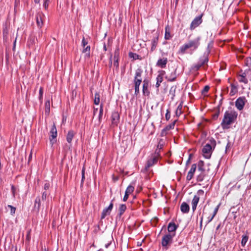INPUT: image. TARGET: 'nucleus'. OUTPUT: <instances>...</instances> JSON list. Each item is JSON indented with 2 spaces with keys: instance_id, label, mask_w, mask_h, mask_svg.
<instances>
[{
  "instance_id": "72a5a7b5",
  "label": "nucleus",
  "mask_w": 251,
  "mask_h": 251,
  "mask_svg": "<svg viewBox=\"0 0 251 251\" xmlns=\"http://www.w3.org/2000/svg\"><path fill=\"white\" fill-rule=\"evenodd\" d=\"M182 105L181 104H179L178 106H177L176 110V115L177 117H178L180 116V115L182 114Z\"/></svg>"
},
{
  "instance_id": "f3484780",
  "label": "nucleus",
  "mask_w": 251,
  "mask_h": 251,
  "mask_svg": "<svg viewBox=\"0 0 251 251\" xmlns=\"http://www.w3.org/2000/svg\"><path fill=\"white\" fill-rule=\"evenodd\" d=\"M159 157V156L154 154L152 158L149 159L147 161V167L150 168L153 166L154 164H156L158 161Z\"/></svg>"
},
{
  "instance_id": "412c9836",
  "label": "nucleus",
  "mask_w": 251,
  "mask_h": 251,
  "mask_svg": "<svg viewBox=\"0 0 251 251\" xmlns=\"http://www.w3.org/2000/svg\"><path fill=\"white\" fill-rule=\"evenodd\" d=\"M168 62V59L167 58H163L158 60L156 63V66L161 68H164L166 66V64Z\"/></svg>"
},
{
  "instance_id": "e2e57ef3",
  "label": "nucleus",
  "mask_w": 251,
  "mask_h": 251,
  "mask_svg": "<svg viewBox=\"0 0 251 251\" xmlns=\"http://www.w3.org/2000/svg\"><path fill=\"white\" fill-rule=\"evenodd\" d=\"M112 65V55L110 56V57L109 58V67H111Z\"/></svg>"
},
{
  "instance_id": "dca6fc26",
  "label": "nucleus",
  "mask_w": 251,
  "mask_h": 251,
  "mask_svg": "<svg viewBox=\"0 0 251 251\" xmlns=\"http://www.w3.org/2000/svg\"><path fill=\"white\" fill-rule=\"evenodd\" d=\"M149 81L147 79H145L143 81V94L144 96H149L150 95V91L148 89L149 88Z\"/></svg>"
},
{
  "instance_id": "0eeeda50",
  "label": "nucleus",
  "mask_w": 251,
  "mask_h": 251,
  "mask_svg": "<svg viewBox=\"0 0 251 251\" xmlns=\"http://www.w3.org/2000/svg\"><path fill=\"white\" fill-rule=\"evenodd\" d=\"M176 233H168L165 234L162 239L161 244L164 247H167L170 242H171Z\"/></svg>"
},
{
  "instance_id": "0e129e2a",
  "label": "nucleus",
  "mask_w": 251,
  "mask_h": 251,
  "mask_svg": "<svg viewBox=\"0 0 251 251\" xmlns=\"http://www.w3.org/2000/svg\"><path fill=\"white\" fill-rule=\"evenodd\" d=\"M134 84L135 88H139L140 84L134 82Z\"/></svg>"
},
{
  "instance_id": "ea45409f",
  "label": "nucleus",
  "mask_w": 251,
  "mask_h": 251,
  "mask_svg": "<svg viewBox=\"0 0 251 251\" xmlns=\"http://www.w3.org/2000/svg\"><path fill=\"white\" fill-rule=\"evenodd\" d=\"M134 190V187L132 185H129L126 188V192L129 194L132 193Z\"/></svg>"
},
{
  "instance_id": "6e6552de",
  "label": "nucleus",
  "mask_w": 251,
  "mask_h": 251,
  "mask_svg": "<svg viewBox=\"0 0 251 251\" xmlns=\"http://www.w3.org/2000/svg\"><path fill=\"white\" fill-rule=\"evenodd\" d=\"M202 15H201L196 17L192 22L190 29L191 30H194L195 28L198 27L202 22Z\"/></svg>"
},
{
  "instance_id": "79ce46f5",
  "label": "nucleus",
  "mask_w": 251,
  "mask_h": 251,
  "mask_svg": "<svg viewBox=\"0 0 251 251\" xmlns=\"http://www.w3.org/2000/svg\"><path fill=\"white\" fill-rule=\"evenodd\" d=\"M85 168L84 166L83 167L82 171H81V185H82L83 184L84 180H85Z\"/></svg>"
},
{
  "instance_id": "473e14b6",
  "label": "nucleus",
  "mask_w": 251,
  "mask_h": 251,
  "mask_svg": "<svg viewBox=\"0 0 251 251\" xmlns=\"http://www.w3.org/2000/svg\"><path fill=\"white\" fill-rule=\"evenodd\" d=\"M198 172L205 170L204 168V163L202 160H200L198 163Z\"/></svg>"
},
{
  "instance_id": "bb28decb",
  "label": "nucleus",
  "mask_w": 251,
  "mask_h": 251,
  "mask_svg": "<svg viewBox=\"0 0 251 251\" xmlns=\"http://www.w3.org/2000/svg\"><path fill=\"white\" fill-rule=\"evenodd\" d=\"M176 86H172L169 91V95L171 96V99L173 100L176 96Z\"/></svg>"
},
{
  "instance_id": "69168bd1",
  "label": "nucleus",
  "mask_w": 251,
  "mask_h": 251,
  "mask_svg": "<svg viewBox=\"0 0 251 251\" xmlns=\"http://www.w3.org/2000/svg\"><path fill=\"white\" fill-rule=\"evenodd\" d=\"M191 158V154H190L189 156V158H188V160L186 161V165H188V164L190 163Z\"/></svg>"
},
{
  "instance_id": "e433bc0d",
  "label": "nucleus",
  "mask_w": 251,
  "mask_h": 251,
  "mask_svg": "<svg viewBox=\"0 0 251 251\" xmlns=\"http://www.w3.org/2000/svg\"><path fill=\"white\" fill-rule=\"evenodd\" d=\"M100 94L98 92H96L95 94V99L94 100V104L98 105L100 103Z\"/></svg>"
},
{
  "instance_id": "393cba45",
  "label": "nucleus",
  "mask_w": 251,
  "mask_h": 251,
  "mask_svg": "<svg viewBox=\"0 0 251 251\" xmlns=\"http://www.w3.org/2000/svg\"><path fill=\"white\" fill-rule=\"evenodd\" d=\"M41 205V200L39 197L36 198L34 205V210L37 212H39Z\"/></svg>"
},
{
  "instance_id": "39448f33",
  "label": "nucleus",
  "mask_w": 251,
  "mask_h": 251,
  "mask_svg": "<svg viewBox=\"0 0 251 251\" xmlns=\"http://www.w3.org/2000/svg\"><path fill=\"white\" fill-rule=\"evenodd\" d=\"M247 102V100L245 97H239L235 102V105L236 108L241 111L243 109L246 103Z\"/></svg>"
},
{
  "instance_id": "5701e85b",
  "label": "nucleus",
  "mask_w": 251,
  "mask_h": 251,
  "mask_svg": "<svg viewBox=\"0 0 251 251\" xmlns=\"http://www.w3.org/2000/svg\"><path fill=\"white\" fill-rule=\"evenodd\" d=\"M200 197L198 195H195L192 201V207L193 211L196 209L197 204L199 201Z\"/></svg>"
},
{
  "instance_id": "9d476101",
  "label": "nucleus",
  "mask_w": 251,
  "mask_h": 251,
  "mask_svg": "<svg viewBox=\"0 0 251 251\" xmlns=\"http://www.w3.org/2000/svg\"><path fill=\"white\" fill-rule=\"evenodd\" d=\"M45 16L42 12H38L36 16V24L38 27L41 28L44 25V19Z\"/></svg>"
},
{
  "instance_id": "bf43d9fd",
  "label": "nucleus",
  "mask_w": 251,
  "mask_h": 251,
  "mask_svg": "<svg viewBox=\"0 0 251 251\" xmlns=\"http://www.w3.org/2000/svg\"><path fill=\"white\" fill-rule=\"evenodd\" d=\"M50 185L49 183H46L44 185V189L47 190L49 189Z\"/></svg>"
},
{
  "instance_id": "774afa93",
  "label": "nucleus",
  "mask_w": 251,
  "mask_h": 251,
  "mask_svg": "<svg viewBox=\"0 0 251 251\" xmlns=\"http://www.w3.org/2000/svg\"><path fill=\"white\" fill-rule=\"evenodd\" d=\"M218 251H225L224 248H221L218 250Z\"/></svg>"
},
{
  "instance_id": "7c9ffc66",
  "label": "nucleus",
  "mask_w": 251,
  "mask_h": 251,
  "mask_svg": "<svg viewBox=\"0 0 251 251\" xmlns=\"http://www.w3.org/2000/svg\"><path fill=\"white\" fill-rule=\"evenodd\" d=\"M163 74H159L157 75V77H156V84H155V86L157 87V88H158L160 85V84L163 81V76H162Z\"/></svg>"
},
{
  "instance_id": "f257e3e1",
  "label": "nucleus",
  "mask_w": 251,
  "mask_h": 251,
  "mask_svg": "<svg viewBox=\"0 0 251 251\" xmlns=\"http://www.w3.org/2000/svg\"><path fill=\"white\" fill-rule=\"evenodd\" d=\"M238 113L233 110L226 111L224 115L221 126L223 129L229 128V126L233 124L237 120Z\"/></svg>"
},
{
  "instance_id": "49530a36",
  "label": "nucleus",
  "mask_w": 251,
  "mask_h": 251,
  "mask_svg": "<svg viewBox=\"0 0 251 251\" xmlns=\"http://www.w3.org/2000/svg\"><path fill=\"white\" fill-rule=\"evenodd\" d=\"M7 207L10 209V214L11 215L14 214L16 211V207L11 205H8Z\"/></svg>"
},
{
  "instance_id": "aec40b11",
  "label": "nucleus",
  "mask_w": 251,
  "mask_h": 251,
  "mask_svg": "<svg viewBox=\"0 0 251 251\" xmlns=\"http://www.w3.org/2000/svg\"><path fill=\"white\" fill-rule=\"evenodd\" d=\"M164 146L163 140L161 139L159 140L158 144L157 146V148L155 151L154 154L158 156H160V152L161 150L163 149Z\"/></svg>"
},
{
  "instance_id": "9b49d317",
  "label": "nucleus",
  "mask_w": 251,
  "mask_h": 251,
  "mask_svg": "<svg viewBox=\"0 0 251 251\" xmlns=\"http://www.w3.org/2000/svg\"><path fill=\"white\" fill-rule=\"evenodd\" d=\"M158 37H159V33L157 32H156L154 34V36L153 37V38L151 39V51L152 52L155 49L157 46L158 43Z\"/></svg>"
},
{
  "instance_id": "37998d69",
  "label": "nucleus",
  "mask_w": 251,
  "mask_h": 251,
  "mask_svg": "<svg viewBox=\"0 0 251 251\" xmlns=\"http://www.w3.org/2000/svg\"><path fill=\"white\" fill-rule=\"evenodd\" d=\"M210 87L208 85H206L204 87L203 89L201 91V94L205 95L209 91Z\"/></svg>"
},
{
  "instance_id": "2eb2a0df",
  "label": "nucleus",
  "mask_w": 251,
  "mask_h": 251,
  "mask_svg": "<svg viewBox=\"0 0 251 251\" xmlns=\"http://www.w3.org/2000/svg\"><path fill=\"white\" fill-rule=\"evenodd\" d=\"M176 121L177 120L174 121L172 123L167 125L164 128H163L161 131V136L166 135L168 131L170 129H174Z\"/></svg>"
},
{
  "instance_id": "a18cd8bd",
  "label": "nucleus",
  "mask_w": 251,
  "mask_h": 251,
  "mask_svg": "<svg viewBox=\"0 0 251 251\" xmlns=\"http://www.w3.org/2000/svg\"><path fill=\"white\" fill-rule=\"evenodd\" d=\"M39 99L40 101H41L43 99V88L42 87H41L39 89Z\"/></svg>"
},
{
  "instance_id": "58836bf2",
  "label": "nucleus",
  "mask_w": 251,
  "mask_h": 251,
  "mask_svg": "<svg viewBox=\"0 0 251 251\" xmlns=\"http://www.w3.org/2000/svg\"><path fill=\"white\" fill-rule=\"evenodd\" d=\"M103 115V105L102 104H101L100 105V108L99 110V121L100 122H101L102 117Z\"/></svg>"
},
{
  "instance_id": "a211bd4d",
  "label": "nucleus",
  "mask_w": 251,
  "mask_h": 251,
  "mask_svg": "<svg viewBox=\"0 0 251 251\" xmlns=\"http://www.w3.org/2000/svg\"><path fill=\"white\" fill-rule=\"evenodd\" d=\"M177 227L178 226H177L175 223L171 222L168 225V231L170 233H175Z\"/></svg>"
},
{
  "instance_id": "20e7f679",
  "label": "nucleus",
  "mask_w": 251,
  "mask_h": 251,
  "mask_svg": "<svg viewBox=\"0 0 251 251\" xmlns=\"http://www.w3.org/2000/svg\"><path fill=\"white\" fill-rule=\"evenodd\" d=\"M208 61V53H204L202 57L200 59L199 62L192 67V70L194 71H198L200 68L207 63Z\"/></svg>"
},
{
  "instance_id": "c85d7f7f",
  "label": "nucleus",
  "mask_w": 251,
  "mask_h": 251,
  "mask_svg": "<svg viewBox=\"0 0 251 251\" xmlns=\"http://www.w3.org/2000/svg\"><path fill=\"white\" fill-rule=\"evenodd\" d=\"M45 114L48 116L50 112V102L49 100L45 102Z\"/></svg>"
},
{
  "instance_id": "09e8293b",
  "label": "nucleus",
  "mask_w": 251,
  "mask_h": 251,
  "mask_svg": "<svg viewBox=\"0 0 251 251\" xmlns=\"http://www.w3.org/2000/svg\"><path fill=\"white\" fill-rule=\"evenodd\" d=\"M49 0H44V3H43V6L44 8L47 9L48 7L49 4Z\"/></svg>"
},
{
  "instance_id": "8fccbe9b",
  "label": "nucleus",
  "mask_w": 251,
  "mask_h": 251,
  "mask_svg": "<svg viewBox=\"0 0 251 251\" xmlns=\"http://www.w3.org/2000/svg\"><path fill=\"white\" fill-rule=\"evenodd\" d=\"M47 196H48V193L46 191L43 192L42 196V200L43 201L46 200Z\"/></svg>"
},
{
  "instance_id": "4d7b16f0",
  "label": "nucleus",
  "mask_w": 251,
  "mask_h": 251,
  "mask_svg": "<svg viewBox=\"0 0 251 251\" xmlns=\"http://www.w3.org/2000/svg\"><path fill=\"white\" fill-rule=\"evenodd\" d=\"M218 209H219V205H218V206H217L215 208L214 211V212H213V214H212V215H213V216H214V217H215V216H216V214H217V212H218Z\"/></svg>"
},
{
  "instance_id": "3c124183",
  "label": "nucleus",
  "mask_w": 251,
  "mask_h": 251,
  "mask_svg": "<svg viewBox=\"0 0 251 251\" xmlns=\"http://www.w3.org/2000/svg\"><path fill=\"white\" fill-rule=\"evenodd\" d=\"M119 59L114 60L113 65L117 69L119 68Z\"/></svg>"
},
{
  "instance_id": "a878e982",
  "label": "nucleus",
  "mask_w": 251,
  "mask_h": 251,
  "mask_svg": "<svg viewBox=\"0 0 251 251\" xmlns=\"http://www.w3.org/2000/svg\"><path fill=\"white\" fill-rule=\"evenodd\" d=\"M75 134V132L72 130H69L68 131L66 137V140L69 143H71Z\"/></svg>"
},
{
  "instance_id": "338daca9",
  "label": "nucleus",
  "mask_w": 251,
  "mask_h": 251,
  "mask_svg": "<svg viewBox=\"0 0 251 251\" xmlns=\"http://www.w3.org/2000/svg\"><path fill=\"white\" fill-rule=\"evenodd\" d=\"M98 108H94V111H93L94 115H95L96 114V112L98 111Z\"/></svg>"
},
{
  "instance_id": "cd10ccee",
  "label": "nucleus",
  "mask_w": 251,
  "mask_h": 251,
  "mask_svg": "<svg viewBox=\"0 0 251 251\" xmlns=\"http://www.w3.org/2000/svg\"><path fill=\"white\" fill-rule=\"evenodd\" d=\"M126 209V206L125 204H121L119 207V215L121 216Z\"/></svg>"
},
{
  "instance_id": "6ab92c4d",
  "label": "nucleus",
  "mask_w": 251,
  "mask_h": 251,
  "mask_svg": "<svg viewBox=\"0 0 251 251\" xmlns=\"http://www.w3.org/2000/svg\"><path fill=\"white\" fill-rule=\"evenodd\" d=\"M177 77L176 70H174L170 75H167L165 78L168 81L173 82L176 80Z\"/></svg>"
},
{
  "instance_id": "b1692460",
  "label": "nucleus",
  "mask_w": 251,
  "mask_h": 251,
  "mask_svg": "<svg viewBox=\"0 0 251 251\" xmlns=\"http://www.w3.org/2000/svg\"><path fill=\"white\" fill-rule=\"evenodd\" d=\"M180 210L183 213H188L190 210L189 205L185 202H183L180 205Z\"/></svg>"
},
{
  "instance_id": "f8f14e48",
  "label": "nucleus",
  "mask_w": 251,
  "mask_h": 251,
  "mask_svg": "<svg viewBox=\"0 0 251 251\" xmlns=\"http://www.w3.org/2000/svg\"><path fill=\"white\" fill-rule=\"evenodd\" d=\"M209 169L202 171H199V175L197 176V180L198 182L202 181L204 178L208 176V172Z\"/></svg>"
},
{
  "instance_id": "4be33fe9",
  "label": "nucleus",
  "mask_w": 251,
  "mask_h": 251,
  "mask_svg": "<svg viewBox=\"0 0 251 251\" xmlns=\"http://www.w3.org/2000/svg\"><path fill=\"white\" fill-rule=\"evenodd\" d=\"M172 35L171 33V28L169 25L165 26L164 38L165 40H170L172 38Z\"/></svg>"
},
{
  "instance_id": "f03ea898",
  "label": "nucleus",
  "mask_w": 251,
  "mask_h": 251,
  "mask_svg": "<svg viewBox=\"0 0 251 251\" xmlns=\"http://www.w3.org/2000/svg\"><path fill=\"white\" fill-rule=\"evenodd\" d=\"M201 37L199 36L194 40H190L187 43H186L180 47L179 52L181 54L185 53L186 50L190 48H193V50H195L200 45Z\"/></svg>"
},
{
  "instance_id": "052dcab7",
  "label": "nucleus",
  "mask_w": 251,
  "mask_h": 251,
  "mask_svg": "<svg viewBox=\"0 0 251 251\" xmlns=\"http://www.w3.org/2000/svg\"><path fill=\"white\" fill-rule=\"evenodd\" d=\"M140 93V88H135V95H138Z\"/></svg>"
},
{
  "instance_id": "de8ad7c7",
  "label": "nucleus",
  "mask_w": 251,
  "mask_h": 251,
  "mask_svg": "<svg viewBox=\"0 0 251 251\" xmlns=\"http://www.w3.org/2000/svg\"><path fill=\"white\" fill-rule=\"evenodd\" d=\"M171 118V113L169 109H167L166 111V113L165 114V119L167 121H168L170 120Z\"/></svg>"
},
{
  "instance_id": "680f3d73",
  "label": "nucleus",
  "mask_w": 251,
  "mask_h": 251,
  "mask_svg": "<svg viewBox=\"0 0 251 251\" xmlns=\"http://www.w3.org/2000/svg\"><path fill=\"white\" fill-rule=\"evenodd\" d=\"M30 238V231H28L27 235L26 236V239L28 241H29Z\"/></svg>"
},
{
  "instance_id": "2f4dec72",
  "label": "nucleus",
  "mask_w": 251,
  "mask_h": 251,
  "mask_svg": "<svg viewBox=\"0 0 251 251\" xmlns=\"http://www.w3.org/2000/svg\"><path fill=\"white\" fill-rule=\"evenodd\" d=\"M246 74L245 73H243L242 75H239L240 78H239V81L240 82H243L245 84H247L248 82V79L246 78Z\"/></svg>"
},
{
  "instance_id": "ddd939ff",
  "label": "nucleus",
  "mask_w": 251,
  "mask_h": 251,
  "mask_svg": "<svg viewBox=\"0 0 251 251\" xmlns=\"http://www.w3.org/2000/svg\"><path fill=\"white\" fill-rule=\"evenodd\" d=\"M197 169V164H193L191 166V168L189 171L188 173L186 179L188 181H190L192 179L194 175L196 172Z\"/></svg>"
},
{
  "instance_id": "6e6d98bb",
  "label": "nucleus",
  "mask_w": 251,
  "mask_h": 251,
  "mask_svg": "<svg viewBox=\"0 0 251 251\" xmlns=\"http://www.w3.org/2000/svg\"><path fill=\"white\" fill-rule=\"evenodd\" d=\"M129 194L126 193V192H125V196L123 198V201H127V200L128 199V196H129Z\"/></svg>"
},
{
  "instance_id": "603ef678",
  "label": "nucleus",
  "mask_w": 251,
  "mask_h": 251,
  "mask_svg": "<svg viewBox=\"0 0 251 251\" xmlns=\"http://www.w3.org/2000/svg\"><path fill=\"white\" fill-rule=\"evenodd\" d=\"M133 81H134V82L141 84V83L142 82V78H134Z\"/></svg>"
},
{
  "instance_id": "c03bdc74",
  "label": "nucleus",
  "mask_w": 251,
  "mask_h": 251,
  "mask_svg": "<svg viewBox=\"0 0 251 251\" xmlns=\"http://www.w3.org/2000/svg\"><path fill=\"white\" fill-rule=\"evenodd\" d=\"M119 59V50L118 49H116L114 51V60Z\"/></svg>"
},
{
  "instance_id": "7ed1b4c3",
  "label": "nucleus",
  "mask_w": 251,
  "mask_h": 251,
  "mask_svg": "<svg viewBox=\"0 0 251 251\" xmlns=\"http://www.w3.org/2000/svg\"><path fill=\"white\" fill-rule=\"evenodd\" d=\"M216 145L215 140L213 138H211L209 142L207 143L202 149V152L203 156L205 158L209 159L210 158L213 150Z\"/></svg>"
},
{
  "instance_id": "c756f323",
  "label": "nucleus",
  "mask_w": 251,
  "mask_h": 251,
  "mask_svg": "<svg viewBox=\"0 0 251 251\" xmlns=\"http://www.w3.org/2000/svg\"><path fill=\"white\" fill-rule=\"evenodd\" d=\"M83 53H85V57L86 58H89L90 56V46H87L86 47H84L83 51Z\"/></svg>"
},
{
  "instance_id": "1a4fd4ad",
  "label": "nucleus",
  "mask_w": 251,
  "mask_h": 251,
  "mask_svg": "<svg viewBox=\"0 0 251 251\" xmlns=\"http://www.w3.org/2000/svg\"><path fill=\"white\" fill-rule=\"evenodd\" d=\"M114 199L112 200L107 207L104 208L101 214V219H103L107 215H109L113 207Z\"/></svg>"
},
{
  "instance_id": "5fc2aeb1",
  "label": "nucleus",
  "mask_w": 251,
  "mask_h": 251,
  "mask_svg": "<svg viewBox=\"0 0 251 251\" xmlns=\"http://www.w3.org/2000/svg\"><path fill=\"white\" fill-rule=\"evenodd\" d=\"M88 44L87 41H86L84 38V37L83 38L82 40V45L84 48L86 45Z\"/></svg>"
},
{
  "instance_id": "4468645a",
  "label": "nucleus",
  "mask_w": 251,
  "mask_h": 251,
  "mask_svg": "<svg viewBox=\"0 0 251 251\" xmlns=\"http://www.w3.org/2000/svg\"><path fill=\"white\" fill-rule=\"evenodd\" d=\"M120 115L118 112H112L111 115L112 124L114 126H117L119 123Z\"/></svg>"
},
{
  "instance_id": "864d4df0",
  "label": "nucleus",
  "mask_w": 251,
  "mask_h": 251,
  "mask_svg": "<svg viewBox=\"0 0 251 251\" xmlns=\"http://www.w3.org/2000/svg\"><path fill=\"white\" fill-rule=\"evenodd\" d=\"M11 191H12V193L13 197H15L16 188L14 187V186L13 185L11 186Z\"/></svg>"
},
{
  "instance_id": "c9c22d12",
  "label": "nucleus",
  "mask_w": 251,
  "mask_h": 251,
  "mask_svg": "<svg viewBox=\"0 0 251 251\" xmlns=\"http://www.w3.org/2000/svg\"><path fill=\"white\" fill-rule=\"evenodd\" d=\"M129 57L130 58H132L134 60H136V59H140V60H141V57L140 56V55H139L138 54L135 53H133V52H130L129 53Z\"/></svg>"
},
{
  "instance_id": "13d9d810",
  "label": "nucleus",
  "mask_w": 251,
  "mask_h": 251,
  "mask_svg": "<svg viewBox=\"0 0 251 251\" xmlns=\"http://www.w3.org/2000/svg\"><path fill=\"white\" fill-rule=\"evenodd\" d=\"M214 216L213 215L211 216V217H208L207 218V224H209L210 222L212 221V220L213 219Z\"/></svg>"
},
{
  "instance_id": "a19ab883",
  "label": "nucleus",
  "mask_w": 251,
  "mask_h": 251,
  "mask_svg": "<svg viewBox=\"0 0 251 251\" xmlns=\"http://www.w3.org/2000/svg\"><path fill=\"white\" fill-rule=\"evenodd\" d=\"M248 240V236L247 235H243L242 239L241 241V245L242 246H245L246 244L247 243Z\"/></svg>"
},
{
  "instance_id": "4c0bfd02",
  "label": "nucleus",
  "mask_w": 251,
  "mask_h": 251,
  "mask_svg": "<svg viewBox=\"0 0 251 251\" xmlns=\"http://www.w3.org/2000/svg\"><path fill=\"white\" fill-rule=\"evenodd\" d=\"M231 90L230 92V95L231 96H232L234 95L235 93L237 92V88L233 84H231Z\"/></svg>"
},
{
  "instance_id": "f704fd0d",
  "label": "nucleus",
  "mask_w": 251,
  "mask_h": 251,
  "mask_svg": "<svg viewBox=\"0 0 251 251\" xmlns=\"http://www.w3.org/2000/svg\"><path fill=\"white\" fill-rule=\"evenodd\" d=\"M143 70L141 68H138L135 72L134 78H141Z\"/></svg>"
},
{
  "instance_id": "423d86ee",
  "label": "nucleus",
  "mask_w": 251,
  "mask_h": 251,
  "mask_svg": "<svg viewBox=\"0 0 251 251\" xmlns=\"http://www.w3.org/2000/svg\"><path fill=\"white\" fill-rule=\"evenodd\" d=\"M50 144L52 145L56 141V138L57 134L56 127L54 123H53L51 126L50 131Z\"/></svg>"
}]
</instances>
